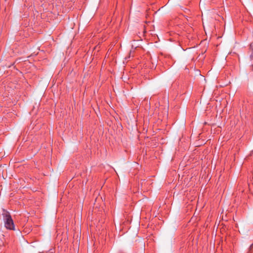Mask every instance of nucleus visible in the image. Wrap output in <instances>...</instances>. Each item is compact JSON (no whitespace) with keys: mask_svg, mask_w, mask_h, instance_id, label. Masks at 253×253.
Segmentation results:
<instances>
[{"mask_svg":"<svg viewBox=\"0 0 253 253\" xmlns=\"http://www.w3.org/2000/svg\"><path fill=\"white\" fill-rule=\"evenodd\" d=\"M2 215L5 228L9 230H14L15 226L10 213L7 211L3 210Z\"/></svg>","mask_w":253,"mask_h":253,"instance_id":"nucleus-1","label":"nucleus"},{"mask_svg":"<svg viewBox=\"0 0 253 253\" xmlns=\"http://www.w3.org/2000/svg\"><path fill=\"white\" fill-rule=\"evenodd\" d=\"M250 49L251 52L250 55V58L251 60H253V42L250 44Z\"/></svg>","mask_w":253,"mask_h":253,"instance_id":"nucleus-2","label":"nucleus"}]
</instances>
